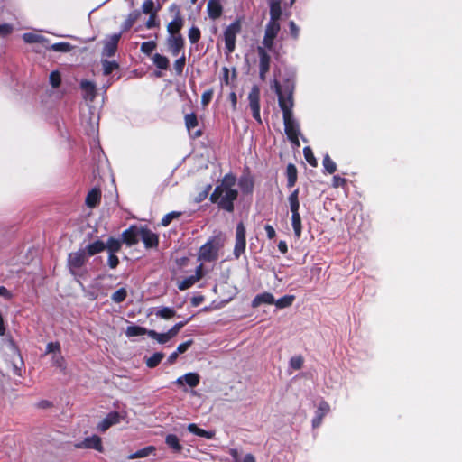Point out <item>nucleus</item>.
Segmentation results:
<instances>
[{
    "instance_id": "f257e3e1",
    "label": "nucleus",
    "mask_w": 462,
    "mask_h": 462,
    "mask_svg": "<svg viewBox=\"0 0 462 462\" xmlns=\"http://www.w3.org/2000/svg\"><path fill=\"white\" fill-rule=\"evenodd\" d=\"M273 87L276 95L278 96V104L282 112L284 131L288 139L296 146H300L299 135L300 125L293 117V85L287 81L283 88L280 83L275 79L273 81Z\"/></svg>"
},
{
    "instance_id": "f03ea898",
    "label": "nucleus",
    "mask_w": 462,
    "mask_h": 462,
    "mask_svg": "<svg viewBox=\"0 0 462 462\" xmlns=\"http://www.w3.org/2000/svg\"><path fill=\"white\" fill-rule=\"evenodd\" d=\"M236 182V176L226 173L210 194L211 203L217 204L219 209L228 213L234 212V203L238 198V190L235 189Z\"/></svg>"
},
{
    "instance_id": "7ed1b4c3",
    "label": "nucleus",
    "mask_w": 462,
    "mask_h": 462,
    "mask_svg": "<svg viewBox=\"0 0 462 462\" xmlns=\"http://www.w3.org/2000/svg\"><path fill=\"white\" fill-rule=\"evenodd\" d=\"M270 8V21L266 25L265 33L263 37V44L267 48H271L273 45V40L276 38L278 32H280V23L279 20L282 17V7H278L276 3L272 5V8Z\"/></svg>"
},
{
    "instance_id": "20e7f679",
    "label": "nucleus",
    "mask_w": 462,
    "mask_h": 462,
    "mask_svg": "<svg viewBox=\"0 0 462 462\" xmlns=\"http://www.w3.org/2000/svg\"><path fill=\"white\" fill-rule=\"evenodd\" d=\"M223 246L220 240L217 237L209 239L199 251V260L205 262H214L218 258V252Z\"/></svg>"
},
{
    "instance_id": "39448f33",
    "label": "nucleus",
    "mask_w": 462,
    "mask_h": 462,
    "mask_svg": "<svg viewBox=\"0 0 462 462\" xmlns=\"http://www.w3.org/2000/svg\"><path fill=\"white\" fill-rule=\"evenodd\" d=\"M88 262V255L84 249L71 252L68 255L67 265L73 276L79 275V271Z\"/></svg>"
},
{
    "instance_id": "423d86ee",
    "label": "nucleus",
    "mask_w": 462,
    "mask_h": 462,
    "mask_svg": "<svg viewBox=\"0 0 462 462\" xmlns=\"http://www.w3.org/2000/svg\"><path fill=\"white\" fill-rule=\"evenodd\" d=\"M246 229L244 223L241 221L236 227V243L233 250V254L237 260L245 252L246 247Z\"/></svg>"
},
{
    "instance_id": "0eeeda50",
    "label": "nucleus",
    "mask_w": 462,
    "mask_h": 462,
    "mask_svg": "<svg viewBox=\"0 0 462 462\" xmlns=\"http://www.w3.org/2000/svg\"><path fill=\"white\" fill-rule=\"evenodd\" d=\"M240 31L241 24L238 21H235L225 30L224 40L227 54L231 53L235 50L236 35L240 32Z\"/></svg>"
},
{
    "instance_id": "6e6552de",
    "label": "nucleus",
    "mask_w": 462,
    "mask_h": 462,
    "mask_svg": "<svg viewBox=\"0 0 462 462\" xmlns=\"http://www.w3.org/2000/svg\"><path fill=\"white\" fill-rule=\"evenodd\" d=\"M249 106L252 110L253 117L259 123L262 124L261 115H260V88L258 86L254 85L252 87L249 95Z\"/></svg>"
},
{
    "instance_id": "1a4fd4ad",
    "label": "nucleus",
    "mask_w": 462,
    "mask_h": 462,
    "mask_svg": "<svg viewBox=\"0 0 462 462\" xmlns=\"http://www.w3.org/2000/svg\"><path fill=\"white\" fill-rule=\"evenodd\" d=\"M139 233L140 238L146 249L157 248L159 246V236L147 226H140Z\"/></svg>"
},
{
    "instance_id": "9d476101",
    "label": "nucleus",
    "mask_w": 462,
    "mask_h": 462,
    "mask_svg": "<svg viewBox=\"0 0 462 462\" xmlns=\"http://www.w3.org/2000/svg\"><path fill=\"white\" fill-rule=\"evenodd\" d=\"M75 448H90L95 449L100 453L104 452L102 439L97 435H92L91 437L85 438L81 442L76 443Z\"/></svg>"
},
{
    "instance_id": "9b49d317",
    "label": "nucleus",
    "mask_w": 462,
    "mask_h": 462,
    "mask_svg": "<svg viewBox=\"0 0 462 462\" xmlns=\"http://www.w3.org/2000/svg\"><path fill=\"white\" fill-rule=\"evenodd\" d=\"M137 226H131L122 233V242L128 246L136 245L139 242L140 233Z\"/></svg>"
},
{
    "instance_id": "f8f14e48",
    "label": "nucleus",
    "mask_w": 462,
    "mask_h": 462,
    "mask_svg": "<svg viewBox=\"0 0 462 462\" xmlns=\"http://www.w3.org/2000/svg\"><path fill=\"white\" fill-rule=\"evenodd\" d=\"M329 411L330 406L328 402L321 400L315 412V416L312 419V427L314 429L319 428L321 425L323 418L329 412Z\"/></svg>"
},
{
    "instance_id": "ddd939ff",
    "label": "nucleus",
    "mask_w": 462,
    "mask_h": 462,
    "mask_svg": "<svg viewBox=\"0 0 462 462\" xmlns=\"http://www.w3.org/2000/svg\"><path fill=\"white\" fill-rule=\"evenodd\" d=\"M120 419L121 416L118 411H111L102 421L97 424V429L100 432H105L113 425L119 423Z\"/></svg>"
},
{
    "instance_id": "4468645a",
    "label": "nucleus",
    "mask_w": 462,
    "mask_h": 462,
    "mask_svg": "<svg viewBox=\"0 0 462 462\" xmlns=\"http://www.w3.org/2000/svg\"><path fill=\"white\" fill-rule=\"evenodd\" d=\"M121 34L115 33L109 37L105 42L103 53L108 57H112L116 54L117 45L120 40Z\"/></svg>"
},
{
    "instance_id": "2eb2a0df",
    "label": "nucleus",
    "mask_w": 462,
    "mask_h": 462,
    "mask_svg": "<svg viewBox=\"0 0 462 462\" xmlns=\"http://www.w3.org/2000/svg\"><path fill=\"white\" fill-rule=\"evenodd\" d=\"M80 88L84 92V98L93 100L97 95L96 84L92 81L83 79L80 82Z\"/></svg>"
},
{
    "instance_id": "dca6fc26",
    "label": "nucleus",
    "mask_w": 462,
    "mask_h": 462,
    "mask_svg": "<svg viewBox=\"0 0 462 462\" xmlns=\"http://www.w3.org/2000/svg\"><path fill=\"white\" fill-rule=\"evenodd\" d=\"M207 10L209 18L216 20L221 16L223 7L218 0H209L207 5Z\"/></svg>"
},
{
    "instance_id": "f3484780",
    "label": "nucleus",
    "mask_w": 462,
    "mask_h": 462,
    "mask_svg": "<svg viewBox=\"0 0 462 462\" xmlns=\"http://www.w3.org/2000/svg\"><path fill=\"white\" fill-rule=\"evenodd\" d=\"M200 377L197 373H188L184 374L182 377H179L176 381V383L179 385H183L187 383L189 387H196L199 383Z\"/></svg>"
},
{
    "instance_id": "a211bd4d",
    "label": "nucleus",
    "mask_w": 462,
    "mask_h": 462,
    "mask_svg": "<svg viewBox=\"0 0 462 462\" xmlns=\"http://www.w3.org/2000/svg\"><path fill=\"white\" fill-rule=\"evenodd\" d=\"M101 201V190L97 188L92 189L87 195L85 203L90 208H96Z\"/></svg>"
},
{
    "instance_id": "6ab92c4d",
    "label": "nucleus",
    "mask_w": 462,
    "mask_h": 462,
    "mask_svg": "<svg viewBox=\"0 0 462 462\" xmlns=\"http://www.w3.org/2000/svg\"><path fill=\"white\" fill-rule=\"evenodd\" d=\"M183 18L177 13L174 19L167 25V31L171 35L180 34L181 28L183 27Z\"/></svg>"
},
{
    "instance_id": "aec40b11",
    "label": "nucleus",
    "mask_w": 462,
    "mask_h": 462,
    "mask_svg": "<svg viewBox=\"0 0 462 462\" xmlns=\"http://www.w3.org/2000/svg\"><path fill=\"white\" fill-rule=\"evenodd\" d=\"M23 40L26 43H39L42 47L44 48L46 43H49V40L41 34H37L34 32H25L23 34Z\"/></svg>"
},
{
    "instance_id": "412c9836",
    "label": "nucleus",
    "mask_w": 462,
    "mask_h": 462,
    "mask_svg": "<svg viewBox=\"0 0 462 462\" xmlns=\"http://www.w3.org/2000/svg\"><path fill=\"white\" fill-rule=\"evenodd\" d=\"M275 299L271 292H263L254 297L252 301V306L256 308L261 304H274Z\"/></svg>"
},
{
    "instance_id": "4be33fe9",
    "label": "nucleus",
    "mask_w": 462,
    "mask_h": 462,
    "mask_svg": "<svg viewBox=\"0 0 462 462\" xmlns=\"http://www.w3.org/2000/svg\"><path fill=\"white\" fill-rule=\"evenodd\" d=\"M165 443L173 453H181L183 450V447L175 434H168L165 438Z\"/></svg>"
},
{
    "instance_id": "5701e85b",
    "label": "nucleus",
    "mask_w": 462,
    "mask_h": 462,
    "mask_svg": "<svg viewBox=\"0 0 462 462\" xmlns=\"http://www.w3.org/2000/svg\"><path fill=\"white\" fill-rule=\"evenodd\" d=\"M287 188L291 189L295 186L298 180V171L293 163H289L286 168Z\"/></svg>"
},
{
    "instance_id": "b1692460",
    "label": "nucleus",
    "mask_w": 462,
    "mask_h": 462,
    "mask_svg": "<svg viewBox=\"0 0 462 462\" xmlns=\"http://www.w3.org/2000/svg\"><path fill=\"white\" fill-rule=\"evenodd\" d=\"M106 249L105 243L101 240H96L95 242L87 245L84 249L88 256H94Z\"/></svg>"
},
{
    "instance_id": "393cba45",
    "label": "nucleus",
    "mask_w": 462,
    "mask_h": 462,
    "mask_svg": "<svg viewBox=\"0 0 462 462\" xmlns=\"http://www.w3.org/2000/svg\"><path fill=\"white\" fill-rule=\"evenodd\" d=\"M44 48L46 50H51V51H57V52H69L74 47L69 42H56V43L51 44V42H49V43H46Z\"/></svg>"
},
{
    "instance_id": "a878e982",
    "label": "nucleus",
    "mask_w": 462,
    "mask_h": 462,
    "mask_svg": "<svg viewBox=\"0 0 462 462\" xmlns=\"http://www.w3.org/2000/svg\"><path fill=\"white\" fill-rule=\"evenodd\" d=\"M291 226L295 237L300 238L302 233L301 217L300 212L291 213Z\"/></svg>"
},
{
    "instance_id": "bb28decb",
    "label": "nucleus",
    "mask_w": 462,
    "mask_h": 462,
    "mask_svg": "<svg viewBox=\"0 0 462 462\" xmlns=\"http://www.w3.org/2000/svg\"><path fill=\"white\" fill-rule=\"evenodd\" d=\"M141 12L139 10H134L131 12L123 23V31L130 30L134 24L140 19Z\"/></svg>"
},
{
    "instance_id": "cd10ccee",
    "label": "nucleus",
    "mask_w": 462,
    "mask_h": 462,
    "mask_svg": "<svg viewBox=\"0 0 462 462\" xmlns=\"http://www.w3.org/2000/svg\"><path fill=\"white\" fill-rule=\"evenodd\" d=\"M171 48L172 55L177 56L180 50L183 48L184 40L180 34L171 35Z\"/></svg>"
},
{
    "instance_id": "c85d7f7f",
    "label": "nucleus",
    "mask_w": 462,
    "mask_h": 462,
    "mask_svg": "<svg viewBox=\"0 0 462 462\" xmlns=\"http://www.w3.org/2000/svg\"><path fill=\"white\" fill-rule=\"evenodd\" d=\"M156 448L154 446H147L144 447L134 453L130 454L127 458L128 459H136V458H143L146 457L155 452Z\"/></svg>"
},
{
    "instance_id": "c756f323",
    "label": "nucleus",
    "mask_w": 462,
    "mask_h": 462,
    "mask_svg": "<svg viewBox=\"0 0 462 462\" xmlns=\"http://www.w3.org/2000/svg\"><path fill=\"white\" fill-rule=\"evenodd\" d=\"M188 430L193 434H195L196 436H199V437H203V438H206L208 439H210L213 438L214 436V432L212 431H208L204 429H201V428H199L196 424L194 423H190L189 424L188 426Z\"/></svg>"
},
{
    "instance_id": "7c9ffc66",
    "label": "nucleus",
    "mask_w": 462,
    "mask_h": 462,
    "mask_svg": "<svg viewBox=\"0 0 462 462\" xmlns=\"http://www.w3.org/2000/svg\"><path fill=\"white\" fill-rule=\"evenodd\" d=\"M122 243V240L110 236L105 244L106 249L108 253L116 254L121 250Z\"/></svg>"
},
{
    "instance_id": "2f4dec72",
    "label": "nucleus",
    "mask_w": 462,
    "mask_h": 462,
    "mask_svg": "<svg viewBox=\"0 0 462 462\" xmlns=\"http://www.w3.org/2000/svg\"><path fill=\"white\" fill-rule=\"evenodd\" d=\"M150 330L151 329H147L141 326L132 325L127 327L125 333L128 337H137L143 335H147L149 337Z\"/></svg>"
},
{
    "instance_id": "473e14b6",
    "label": "nucleus",
    "mask_w": 462,
    "mask_h": 462,
    "mask_svg": "<svg viewBox=\"0 0 462 462\" xmlns=\"http://www.w3.org/2000/svg\"><path fill=\"white\" fill-rule=\"evenodd\" d=\"M299 189H294L289 196L288 200L291 213L300 212Z\"/></svg>"
},
{
    "instance_id": "72a5a7b5",
    "label": "nucleus",
    "mask_w": 462,
    "mask_h": 462,
    "mask_svg": "<svg viewBox=\"0 0 462 462\" xmlns=\"http://www.w3.org/2000/svg\"><path fill=\"white\" fill-rule=\"evenodd\" d=\"M241 190L245 194H250L254 190V180L250 177H241L238 182Z\"/></svg>"
},
{
    "instance_id": "f704fd0d",
    "label": "nucleus",
    "mask_w": 462,
    "mask_h": 462,
    "mask_svg": "<svg viewBox=\"0 0 462 462\" xmlns=\"http://www.w3.org/2000/svg\"><path fill=\"white\" fill-rule=\"evenodd\" d=\"M294 300V295H285L275 300L274 304L278 309H284L291 306Z\"/></svg>"
},
{
    "instance_id": "c9c22d12",
    "label": "nucleus",
    "mask_w": 462,
    "mask_h": 462,
    "mask_svg": "<svg viewBox=\"0 0 462 462\" xmlns=\"http://www.w3.org/2000/svg\"><path fill=\"white\" fill-rule=\"evenodd\" d=\"M186 128L189 133L198 126L199 121L195 113L187 114L184 117Z\"/></svg>"
},
{
    "instance_id": "e433bc0d",
    "label": "nucleus",
    "mask_w": 462,
    "mask_h": 462,
    "mask_svg": "<svg viewBox=\"0 0 462 462\" xmlns=\"http://www.w3.org/2000/svg\"><path fill=\"white\" fill-rule=\"evenodd\" d=\"M164 357V354L161 352H156L152 356H151L149 358L146 359V365L149 368H154L156 367L162 358Z\"/></svg>"
},
{
    "instance_id": "4c0bfd02",
    "label": "nucleus",
    "mask_w": 462,
    "mask_h": 462,
    "mask_svg": "<svg viewBox=\"0 0 462 462\" xmlns=\"http://www.w3.org/2000/svg\"><path fill=\"white\" fill-rule=\"evenodd\" d=\"M149 337L151 338H153V339L157 340V342L160 343V344H165L170 339H171V337H170V334L168 333V331L166 333H158L155 330H152L151 329L150 332H149Z\"/></svg>"
},
{
    "instance_id": "58836bf2",
    "label": "nucleus",
    "mask_w": 462,
    "mask_h": 462,
    "mask_svg": "<svg viewBox=\"0 0 462 462\" xmlns=\"http://www.w3.org/2000/svg\"><path fill=\"white\" fill-rule=\"evenodd\" d=\"M175 315L176 311L170 307H162L156 312V316L163 319H171Z\"/></svg>"
},
{
    "instance_id": "ea45409f",
    "label": "nucleus",
    "mask_w": 462,
    "mask_h": 462,
    "mask_svg": "<svg viewBox=\"0 0 462 462\" xmlns=\"http://www.w3.org/2000/svg\"><path fill=\"white\" fill-rule=\"evenodd\" d=\"M303 155L305 160L310 166L317 167L318 162L314 156L312 149L310 146H306L303 148Z\"/></svg>"
},
{
    "instance_id": "a19ab883",
    "label": "nucleus",
    "mask_w": 462,
    "mask_h": 462,
    "mask_svg": "<svg viewBox=\"0 0 462 462\" xmlns=\"http://www.w3.org/2000/svg\"><path fill=\"white\" fill-rule=\"evenodd\" d=\"M323 166L329 174H333L337 171V165L328 154H326L323 158Z\"/></svg>"
},
{
    "instance_id": "79ce46f5",
    "label": "nucleus",
    "mask_w": 462,
    "mask_h": 462,
    "mask_svg": "<svg viewBox=\"0 0 462 462\" xmlns=\"http://www.w3.org/2000/svg\"><path fill=\"white\" fill-rule=\"evenodd\" d=\"M127 297V291L125 288H120L111 295V300L115 303H121L125 300Z\"/></svg>"
},
{
    "instance_id": "37998d69",
    "label": "nucleus",
    "mask_w": 462,
    "mask_h": 462,
    "mask_svg": "<svg viewBox=\"0 0 462 462\" xmlns=\"http://www.w3.org/2000/svg\"><path fill=\"white\" fill-rule=\"evenodd\" d=\"M198 280H195V277L193 275H190L185 279H183L181 282L178 283V289L180 291H185L189 289L191 286H193Z\"/></svg>"
},
{
    "instance_id": "c03bdc74",
    "label": "nucleus",
    "mask_w": 462,
    "mask_h": 462,
    "mask_svg": "<svg viewBox=\"0 0 462 462\" xmlns=\"http://www.w3.org/2000/svg\"><path fill=\"white\" fill-rule=\"evenodd\" d=\"M180 215H181L180 212H177V211L170 212V213L166 214L162 218L161 225L162 226H168L173 219L178 218L179 217H180Z\"/></svg>"
},
{
    "instance_id": "a18cd8bd",
    "label": "nucleus",
    "mask_w": 462,
    "mask_h": 462,
    "mask_svg": "<svg viewBox=\"0 0 462 462\" xmlns=\"http://www.w3.org/2000/svg\"><path fill=\"white\" fill-rule=\"evenodd\" d=\"M118 63L114 60L112 61L104 60L103 69L105 75H109L113 70L118 69Z\"/></svg>"
},
{
    "instance_id": "49530a36",
    "label": "nucleus",
    "mask_w": 462,
    "mask_h": 462,
    "mask_svg": "<svg viewBox=\"0 0 462 462\" xmlns=\"http://www.w3.org/2000/svg\"><path fill=\"white\" fill-rule=\"evenodd\" d=\"M270 60H260V65H259V76L262 80H265L266 73L270 69Z\"/></svg>"
},
{
    "instance_id": "de8ad7c7",
    "label": "nucleus",
    "mask_w": 462,
    "mask_h": 462,
    "mask_svg": "<svg viewBox=\"0 0 462 462\" xmlns=\"http://www.w3.org/2000/svg\"><path fill=\"white\" fill-rule=\"evenodd\" d=\"M304 359L302 356H294L290 359V366L294 370H300L302 368Z\"/></svg>"
},
{
    "instance_id": "09e8293b",
    "label": "nucleus",
    "mask_w": 462,
    "mask_h": 462,
    "mask_svg": "<svg viewBox=\"0 0 462 462\" xmlns=\"http://www.w3.org/2000/svg\"><path fill=\"white\" fill-rule=\"evenodd\" d=\"M189 40L191 43H197L201 36L200 30L197 26H192L189 31Z\"/></svg>"
},
{
    "instance_id": "8fccbe9b",
    "label": "nucleus",
    "mask_w": 462,
    "mask_h": 462,
    "mask_svg": "<svg viewBox=\"0 0 462 462\" xmlns=\"http://www.w3.org/2000/svg\"><path fill=\"white\" fill-rule=\"evenodd\" d=\"M61 83V77L58 70H53L50 74V84L52 88H57Z\"/></svg>"
},
{
    "instance_id": "3c124183",
    "label": "nucleus",
    "mask_w": 462,
    "mask_h": 462,
    "mask_svg": "<svg viewBox=\"0 0 462 462\" xmlns=\"http://www.w3.org/2000/svg\"><path fill=\"white\" fill-rule=\"evenodd\" d=\"M190 318L188 319L185 321H180L176 323L171 328L168 330V333L170 334V337L172 338L174 337L180 330L189 321Z\"/></svg>"
},
{
    "instance_id": "603ef678",
    "label": "nucleus",
    "mask_w": 462,
    "mask_h": 462,
    "mask_svg": "<svg viewBox=\"0 0 462 462\" xmlns=\"http://www.w3.org/2000/svg\"><path fill=\"white\" fill-rule=\"evenodd\" d=\"M214 95V89L209 88L203 92L201 96V105L205 107L207 106L212 100Z\"/></svg>"
},
{
    "instance_id": "864d4df0",
    "label": "nucleus",
    "mask_w": 462,
    "mask_h": 462,
    "mask_svg": "<svg viewBox=\"0 0 462 462\" xmlns=\"http://www.w3.org/2000/svg\"><path fill=\"white\" fill-rule=\"evenodd\" d=\"M159 26V22L157 20V10L155 12L152 13L149 16V19L147 20L145 23V27L147 29H152Z\"/></svg>"
},
{
    "instance_id": "5fc2aeb1",
    "label": "nucleus",
    "mask_w": 462,
    "mask_h": 462,
    "mask_svg": "<svg viewBox=\"0 0 462 462\" xmlns=\"http://www.w3.org/2000/svg\"><path fill=\"white\" fill-rule=\"evenodd\" d=\"M142 11L143 14H151L152 13L155 12L154 10V3L152 0H145L143 3L142 5Z\"/></svg>"
},
{
    "instance_id": "6e6d98bb",
    "label": "nucleus",
    "mask_w": 462,
    "mask_h": 462,
    "mask_svg": "<svg viewBox=\"0 0 462 462\" xmlns=\"http://www.w3.org/2000/svg\"><path fill=\"white\" fill-rule=\"evenodd\" d=\"M52 363L55 366L64 370L66 368L65 366V359L64 357L61 356L60 353H59L58 355H54L52 356Z\"/></svg>"
},
{
    "instance_id": "4d7b16f0",
    "label": "nucleus",
    "mask_w": 462,
    "mask_h": 462,
    "mask_svg": "<svg viewBox=\"0 0 462 462\" xmlns=\"http://www.w3.org/2000/svg\"><path fill=\"white\" fill-rule=\"evenodd\" d=\"M155 49V43L154 42L152 41H150V42H144L142 43L141 45V51L147 54V55H150L151 52Z\"/></svg>"
},
{
    "instance_id": "13d9d810",
    "label": "nucleus",
    "mask_w": 462,
    "mask_h": 462,
    "mask_svg": "<svg viewBox=\"0 0 462 462\" xmlns=\"http://www.w3.org/2000/svg\"><path fill=\"white\" fill-rule=\"evenodd\" d=\"M50 353H60V344L56 341V342H50L47 344L46 346V354H50Z\"/></svg>"
},
{
    "instance_id": "bf43d9fd",
    "label": "nucleus",
    "mask_w": 462,
    "mask_h": 462,
    "mask_svg": "<svg viewBox=\"0 0 462 462\" xmlns=\"http://www.w3.org/2000/svg\"><path fill=\"white\" fill-rule=\"evenodd\" d=\"M119 263V258L116 255V254L108 253L107 264L111 269H116Z\"/></svg>"
},
{
    "instance_id": "052dcab7",
    "label": "nucleus",
    "mask_w": 462,
    "mask_h": 462,
    "mask_svg": "<svg viewBox=\"0 0 462 462\" xmlns=\"http://www.w3.org/2000/svg\"><path fill=\"white\" fill-rule=\"evenodd\" d=\"M192 344H193L192 339L187 340L186 342L180 344L176 350L177 353L179 355L185 353L191 346Z\"/></svg>"
},
{
    "instance_id": "680f3d73",
    "label": "nucleus",
    "mask_w": 462,
    "mask_h": 462,
    "mask_svg": "<svg viewBox=\"0 0 462 462\" xmlns=\"http://www.w3.org/2000/svg\"><path fill=\"white\" fill-rule=\"evenodd\" d=\"M289 29H290L291 36L294 39H297L300 34V28L297 26V24L293 21H291L289 23Z\"/></svg>"
},
{
    "instance_id": "e2e57ef3",
    "label": "nucleus",
    "mask_w": 462,
    "mask_h": 462,
    "mask_svg": "<svg viewBox=\"0 0 462 462\" xmlns=\"http://www.w3.org/2000/svg\"><path fill=\"white\" fill-rule=\"evenodd\" d=\"M13 26L8 23L0 24V37H5L12 33Z\"/></svg>"
},
{
    "instance_id": "0e129e2a",
    "label": "nucleus",
    "mask_w": 462,
    "mask_h": 462,
    "mask_svg": "<svg viewBox=\"0 0 462 462\" xmlns=\"http://www.w3.org/2000/svg\"><path fill=\"white\" fill-rule=\"evenodd\" d=\"M185 61H186V60H175L173 68H174V70L177 75L182 74V71H183V69L185 66Z\"/></svg>"
},
{
    "instance_id": "69168bd1",
    "label": "nucleus",
    "mask_w": 462,
    "mask_h": 462,
    "mask_svg": "<svg viewBox=\"0 0 462 462\" xmlns=\"http://www.w3.org/2000/svg\"><path fill=\"white\" fill-rule=\"evenodd\" d=\"M346 184V180L340 176H334L332 180V186L334 188L344 187Z\"/></svg>"
},
{
    "instance_id": "338daca9",
    "label": "nucleus",
    "mask_w": 462,
    "mask_h": 462,
    "mask_svg": "<svg viewBox=\"0 0 462 462\" xmlns=\"http://www.w3.org/2000/svg\"><path fill=\"white\" fill-rule=\"evenodd\" d=\"M170 60H153L154 64L160 69H167L169 68Z\"/></svg>"
},
{
    "instance_id": "774afa93",
    "label": "nucleus",
    "mask_w": 462,
    "mask_h": 462,
    "mask_svg": "<svg viewBox=\"0 0 462 462\" xmlns=\"http://www.w3.org/2000/svg\"><path fill=\"white\" fill-rule=\"evenodd\" d=\"M264 230H265L267 237L269 239H273L276 236V232H275V229L273 228V226L265 225L264 226Z\"/></svg>"
}]
</instances>
